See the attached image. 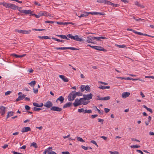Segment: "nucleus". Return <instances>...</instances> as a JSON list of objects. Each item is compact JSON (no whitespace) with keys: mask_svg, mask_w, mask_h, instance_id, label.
Returning <instances> with one entry per match:
<instances>
[{"mask_svg":"<svg viewBox=\"0 0 154 154\" xmlns=\"http://www.w3.org/2000/svg\"><path fill=\"white\" fill-rule=\"evenodd\" d=\"M56 36L59 37L60 38L63 39H66L67 40H69V39L67 37H68L71 38V39H73L79 42H84V40L82 38H79V36L78 35H75L73 36L72 34H69L67 35V36L66 35H57Z\"/></svg>","mask_w":154,"mask_h":154,"instance_id":"f257e3e1","label":"nucleus"},{"mask_svg":"<svg viewBox=\"0 0 154 154\" xmlns=\"http://www.w3.org/2000/svg\"><path fill=\"white\" fill-rule=\"evenodd\" d=\"M90 14L91 15H97L100 14L102 15H105V14L103 12H87L84 11L83 12V14H81L79 17H85L88 16L89 14Z\"/></svg>","mask_w":154,"mask_h":154,"instance_id":"f03ea898","label":"nucleus"},{"mask_svg":"<svg viewBox=\"0 0 154 154\" xmlns=\"http://www.w3.org/2000/svg\"><path fill=\"white\" fill-rule=\"evenodd\" d=\"M75 91H73L70 93L68 96V100L69 101H72L75 98Z\"/></svg>","mask_w":154,"mask_h":154,"instance_id":"7ed1b4c3","label":"nucleus"},{"mask_svg":"<svg viewBox=\"0 0 154 154\" xmlns=\"http://www.w3.org/2000/svg\"><path fill=\"white\" fill-rule=\"evenodd\" d=\"M73 104L74 106L76 107L81 104L86 105L87 104V103H82L80 102V101L78 99H76L75 100V101L73 103Z\"/></svg>","mask_w":154,"mask_h":154,"instance_id":"20e7f679","label":"nucleus"},{"mask_svg":"<svg viewBox=\"0 0 154 154\" xmlns=\"http://www.w3.org/2000/svg\"><path fill=\"white\" fill-rule=\"evenodd\" d=\"M55 49L57 50H66V49H70L72 50H79V49L72 47H56L54 48Z\"/></svg>","mask_w":154,"mask_h":154,"instance_id":"39448f33","label":"nucleus"},{"mask_svg":"<svg viewBox=\"0 0 154 154\" xmlns=\"http://www.w3.org/2000/svg\"><path fill=\"white\" fill-rule=\"evenodd\" d=\"M83 97L81 98V100H89L92 98L93 94L90 93L88 94H83Z\"/></svg>","mask_w":154,"mask_h":154,"instance_id":"423d86ee","label":"nucleus"},{"mask_svg":"<svg viewBox=\"0 0 154 154\" xmlns=\"http://www.w3.org/2000/svg\"><path fill=\"white\" fill-rule=\"evenodd\" d=\"M50 110L54 111L60 112L62 110V109L58 106H54L51 108Z\"/></svg>","mask_w":154,"mask_h":154,"instance_id":"0eeeda50","label":"nucleus"},{"mask_svg":"<svg viewBox=\"0 0 154 154\" xmlns=\"http://www.w3.org/2000/svg\"><path fill=\"white\" fill-rule=\"evenodd\" d=\"M22 93L20 92L18 93V95H19L18 98L16 100V101L18 102L20 100H23L24 98H25L26 95L24 94H23L22 95Z\"/></svg>","mask_w":154,"mask_h":154,"instance_id":"6e6552de","label":"nucleus"},{"mask_svg":"<svg viewBox=\"0 0 154 154\" xmlns=\"http://www.w3.org/2000/svg\"><path fill=\"white\" fill-rule=\"evenodd\" d=\"M53 105L52 103L49 100L47 101L46 103L44 104V106L47 108H51V107L53 106Z\"/></svg>","mask_w":154,"mask_h":154,"instance_id":"1a4fd4ad","label":"nucleus"},{"mask_svg":"<svg viewBox=\"0 0 154 154\" xmlns=\"http://www.w3.org/2000/svg\"><path fill=\"white\" fill-rule=\"evenodd\" d=\"M17 6L14 4L7 3L6 8H9L13 10H16Z\"/></svg>","mask_w":154,"mask_h":154,"instance_id":"9d476101","label":"nucleus"},{"mask_svg":"<svg viewBox=\"0 0 154 154\" xmlns=\"http://www.w3.org/2000/svg\"><path fill=\"white\" fill-rule=\"evenodd\" d=\"M21 13H24L26 14H30V16H32V11L30 10H21Z\"/></svg>","mask_w":154,"mask_h":154,"instance_id":"9b49d317","label":"nucleus"},{"mask_svg":"<svg viewBox=\"0 0 154 154\" xmlns=\"http://www.w3.org/2000/svg\"><path fill=\"white\" fill-rule=\"evenodd\" d=\"M95 48H94V49H95L96 50L102 51H106V49H104L103 47L99 46H95Z\"/></svg>","mask_w":154,"mask_h":154,"instance_id":"f8f14e48","label":"nucleus"},{"mask_svg":"<svg viewBox=\"0 0 154 154\" xmlns=\"http://www.w3.org/2000/svg\"><path fill=\"white\" fill-rule=\"evenodd\" d=\"M72 105V103L71 102H68L65 104L63 106V108L71 107Z\"/></svg>","mask_w":154,"mask_h":154,"instance_id":"ddd939ff","label":"nucleus"},{"mask_svg":"<svg viewBox=\"0 0 154 154\" xmlns=\"http://www.w3.org/2000/svg\"><path fill=\"white\" fill-rule=\"evenodd\" d=\"M93 37L90 36V37H87V38L88 39L86 40V42L88 43H94V42H93L92 41V40L94 39L93 38Z\"/></svg>","mask_w":154,"mask_h":154,"instance_id":"4468645a","label":"nucleus"},{"mask_svg":"<svg viewBox=\"0 0 154 154\" xmlns=\"http://www.w3.org/2000/svg\"><path fill=\"white\" fill-rule=\"evenodd\" d=\"M52 149V147H49L47 148L48 151V154H56V153L51 150Z\"/></svg>","mask_w":154,"mask_h":154,"instance_id":"2eb2a0df","label":"nucleus"},{"mask_svg":"<svg viewBox=\"0 0 154 154\" xmlns=\"http://www.w3.org/2000/svg\"><path fill=\"white\" fill-rule=\"evenodd\" d=\"M31 131V128L29 127H24L22 129L21 132L23 133Z\"/></svg>","mask_w":154,"mask_h":154,"instance_id":"dca6fc26","label":"nucleus"},{"mask_svg":"<svg viewBox=\"0 0 154 154\" xmlns=\"http://www.w3.org/2000/svg\"><path fill=\"white\" fill-rule=\"evenodd\" d=\"M59 77L65 82H67L69 81L68 79L63 75H60Z\"/></svg>","mask_w":154,"mask_h":154,"instance_id":"f3484780","label":"nucleus"},{"mask_svg":"<svg viewBox=\"0 0 154 154\" xmlns=\"http://www.w3.org/2000/svg\"><path fill=\"white\" fill-rule=\"evenodd\" d=\"M5 107L4 106H2L0 108V113L2 115H3L5 114Z\"/></svg>","mask_w":154,"mask_h":154,"instance_id":"a211bd4d","label":"nucleus"},{"mask_svg":"<svg viewBox=\"0 0 154 154\" xmlns=\"http://www.w3.org/2000/svg\"><path fill=\"white\" fill-rule=\"evenodd\" d=\"M97 2L100 3H104L108 5L109 1L106 0H97Z\"/></svg>","mask_w":154,"mask_h":154,"instance_id":"6ab92c4d","label":"nucleus"},{"mask_svg":"<svg viewBox=\"0 0 154 154\" xmlns=\"http://www.w3.org/2000/svg\"><path fill=\"white\" fill-rule=\"evenodd\" d=\"M130 93L128 92H124L122 95V97L123 98H125L128 97L130 95Z\"/></svg>","mask_w":154,"mask_h":154,"instance_id":"aec40b11","label":"nucleus"},{"mask_svg":"<svg viewBox=\"0 0 154 154\" xmlns=\"http://www.w3.org/2000/svg\"><path fill=\"white\" fill-rule=\"evenodd\" d=\"M64 100V98L62 96H60L57 99L56 102H57L58 100H59L60 102V103H62L63 102Z\"/></svg>","mask_w":154,"mask_h":154,"instance_id":"412c9836","label":"nucleus"},{"mask_svg":"<svg viewBox=\"0 0 154 154\" xmlns=\"http://www.w3.org/2000/svg\"><path fill=\"white\" fill-rule=\"evenodd\" d=\"M108 5L112 6L113 7H118L119 6V5L118 4H114L111 2L109 1V3Z\"/></svg>","mask_w":154,"mask_h":154,"instance_id":"4be33fe9","label":"nucleus"},{"mask_svg":"<svg viewBox=\"0 0 154 154\" xmlns=\"http://www.w3.org/2000/svg\"><path fill=\"white\" fill-rule=\"evenodd\" d=\"M110 88V86H103V85H100L99 87V88L102 89H109Z\"/></svg>","mask_w":154,"mask_h":154,"instance_id":"5701e85b","label":"nucleus"},{"mask_svg":"<svg viewBox=\"0 0 154 154\" xmlns=\"http://www.w3.org/2000/svg\"><path fill=\"white\" fill-rule=\"evenodd\" d=\"M38 38L40 39H50L51 38L49 37L48 36H38Z\"/></svg>","mask_w":154,"mask_h":154,"instance_id":"b1692460","label":"nucleus"},{"mask_svg":"<svg viewBox=\"0 0 154 154\" xmlns=\"http://www.w3.org/2000/svg\"><path fill=\"white\" fill-rule=\"evenodd\" d=\"M14 113V112L12 111L8 112L7 116V119L10 116H13Z\"/></svg>","mask_w":154,"mask_h":154,"instance_id":"393cba45","label":"nucleus"},{"mask_svg":"<svg viewBox=\"0 0 154 154\" xmlns=\"http://www.w3.org/2000/svg\"><path fill=\"white\" fill-rule=\"evenodd\" d=\"M36 84V82L35 81H32L28 83V84L31 87H34L35 85Z\"/></svg>","mask_w":154,"mask_h":154,"instance_id":"a878e982","label":"nucleus"},{"mask_svg":"<svg viewBox=\"0 0 154 154\" xmlns=\"http://www.w3.org/2000/svg\"><path fill=\"white\" fill-rule=\"evenodd\" d=\"M134 4L135 5L138 7H140L142 8H144V6H143V5L140 4L137 1H136L135 2Z\"/></svg>","mask_w":154,"mask_h":154,"instance_id":"bb28decb","label":"nucleus"},{"mask_svg":"<svg viewBox=\"0 0 154 154\" xmlns=\"http://www.w3.org/2000/svg\"><path fill=\"white\" fill-rule=\"evenodd\" d=\"M85 90L87 91L90 92L91 91L90 87L88 85H87L85 86Z\"/></svg>","mask_w":154,"mask_h":154,"instance_id":"cd10ccee","label":"nucleus"},{"mask_svg":"<svg viewBox=\"0 0 154 154\" xmlns=\"http://www.w3.org/2000/svg\"><path fill=\"white\" fill-rule=\"evenodd\" d=\"M30 146H33L35 148H37L38 147V146H37V145L36 144V143H34V142H33L32 143H31L30 144Z\"/></svg>","mask_w":154,"mask_h":154,"instance_id":"c85d7f7f","label":"nucleus"},{"mask_svg":"<svg viewBox=\"0 0 154 154\" xmlns=\"http://www.w3.org/2000/svg\"><path fill=\"white\" fill-rule=\"evenodd\" d=\"M81 91L83 92L85 90V86L84 85H81L80 86Z\"/></svg>","mask_w":154,"mask_h":154,"instance_id":"c756f323","label":"nucleus"},{"mask_svg":"<svg viewBox=\"0 0 154 154\" xmlns=\"http://www.w3.org/2000/svg\"><path fill=\"white\" fill-rule=\"evenodd\" d=\"M75 94L76 97L77 96H82V93L79 91L78 92H75Z\"/></svg>","mask_w":154,"mask_h":154,"instance_id":"7c9ffc66","label":"nucleus"},{"mask_svg":"<svg viewBox=\"0 0 154 154\" xmlns=\"http://www.w3.org/2000/svg\"><path fill=\"white\" fill-rule=\"evenodd\" d=\"M140 147V146L137 145H131L130 146V147L131 148H139Z\"/></svg>","mask_w":154,"mask_h":154,"instance_id":"2f4dec72","label":"nucleus"},{"mask_svg":"<svg viewBox=\"0 0 154 154\" xmlns=\"http://www.w3.org/2000/svg\"><path fill=\"white\" fill-rule=\"evenodd\" d=\"M77 140H78L79 141L81 142H85V141L82 138H81L79 137H77Z\"/></svg>","mask_w":154,"mask_h":154,"instance_id":"473e14b6","label":"nucleus"},{"mask_svg":"<svg viewBox=\"0 0 154 154\" xmlns=\"http://www.w3.org/2000/svg\"><path fill=\"white\" fill-rule=\"evenodd\" d=\"M32 109L34 111H38L42 109L40 108H38L35 107H34L32 108Z\"/></svg>","mask_w":154,"mask_h":154,"instance_id":"72a5a7b5","label":"nucleus"},{"mask_svg":"<svg viewBox=\"0 0 154 154\" xmlns=\"http://www.w3.org/2000/svg\"><path fill=\"white\" fill-rule=\"evenodd\" d=\"M92 112V111L91 110H87V109H85L84 111V113H91Z\"/></svg>","mask_w":154,"mask_h":154,"instance_id":"f704fd0d","label":"nucleus"},{"mask_svg":"<svg viewBox=\"0 0 154 154\" xmlns=\"http://www.w3.org/2000/svg\"><path fill=\"white\" fill-rule=\"evenodd\" d=\"M81 98H80V99L79 100L80 101V102L82 103H87V104H88L90 102V101H85V100H81Z\"/></svg>","mask_w":154,"mask_h":154,"instance_id":"c9c22d12","label":"nucleus"},{"mask_svg":"<svg viewBox=\"0 0 154 154\" xmlns=\"http://www.w3.org/2000/svg\"><path fill=\"white\" fill-rule=\"evenodd\" d=\"M15 31L16 32H17L19 33L23 34V30L16 29L15 30Z\"/></svg>","mask_w":154,"mask_h":154,"instance_id":"e433bc0d","label":"nucleus"},{"mask_svg":"<svg viewBox=\"0 0 154 154\" xmlns=\"http://www.w3.org/2000/svg\"><path fill=\"white\" fill-rule=\"evenodd\" d=\"M57 23L59 25H67L66 22H57Z\"/></svg>","mask_w":154,"mask_h":154,"instance_id":"4c0bfd02","label":"nucleus"},{"mask_svg":"<svg viewBox=\"0 0 154 154\" xmlns=\"http://www.w3.org/2000/svg\"><path fill=\"white\" fill-rule=\"evenodd\" d=\"M85 109L83 108H81L78 109V111L80 113L84 112Z\"/></svg>","mask_w":154,"mask_h":154,"instance_id":"58836bf2","label":"nucleus"},{"mask_svg":"<svg viewBox=\"0 0 154 154\" xmlns=\"http://www.w3.org/2000/svg\"><path fill=\"white\" fill-rule=\"evenodd\" d=\"M7 4V3L6 2H0V5H3V6L5 7V8H6Z\"/></svg>","mask_w":154,"mask_h":154,"instance_id":"ea45409f","label":"nucleus"},{"mask_svg":"<svg viewBox=\"0 0 154 154\" xmlns=\"http://www.w3.org/2000/svg\"><path fill=\"white\" fill-rule=\"evenodd\" d=\"M33 105L35 107H39V104L38 103L34 102L33 103Z\"/></svg>","mask_w":154,"mask_h":154,"instance_id":"a19ab883","label":"nucleus"},{"mask_svg":"<svg viewBox=\"0 0 154 154\" xmlns=\"http://www.w3.org/2000/svg\"><path fill=\"white\" fill-rule=\"evenodd\" d=\"M116 45L119 48H124L126 47V46L125 45Z\"/></svg>","mask_w":154,"mask_h":154,"instance_id":"79ce46f5","label":"nucleus"},{"mask_svg":"<svg viewBox=\"0 0 154 154\" xmlns=\"http://www.w3.org/2000/svg\"><path fill=\"white\" fill-rule=\"evenodd\" d=\"M31 31V30L26 31L23 30V34H29Z\"/></svg>","mask_w":154,"mask_h":154,"instance_id":"37998d69","label":"nucleus"},{"mask_svg":"<svg viewBox=\"0 0 154 154\" xmlns=\"http://www.w3.org/2000/svg\"><path fill=\"white\" fill-rule=\"evenodd\" d=\"M25 109L27 111L29 110L30 109V107L28 105H25Z\"/></svg>","mask_w":154,"mask_h":154,"instance_id":"c03bdc74","label":"nucleus"},{"mask_svg":"<svg viewBox=\"0 0 154 154\" xmlns=\"http://www.w3.org/2000/svg\"><path fill=\"white\" fill-rule=\"evenodd\" d=\"M109 152L111 154H119V152L117 151L112 152L110 151Z\"/></svg>","mask_w":154,"mask_h":154,"instance_id":"a18cd8bd","label":"nucleus"},{"mask_svg":"<svg viewBox=\"0 0 154 154\" xmlns=\"http://www.w3.org/2000/svg\"><path fill=\"white\" fill-rule=\"evenodd\" d=\"M93 38L96 39L97 41H100V37H93Z\"/></svg>","mask_w":154,"mask_h":154,"instance_id":"49530a36","label":"nucleus"},{"mask_svg":"<svg viewBox=\"0 0 154 154\" xmlns=\"http://www.w3.org/2000/svg\"><path fill=\"white\" fill-rule=\"evenodd\" d=\"M97 111L99 113L100 115H103V110L100 111V110L99 109H97Z\"/></svg>","mask_w":154,"mask_h":154,"instance_id":"de8ad7c7","label":"nucleus"},{"mask_svg":"<svg viewBox=\"0 0 154 154\" xmlns=\"http://www.w3.org/2000/svg\"><path fill=\"white\" fill-rule=\"evenodd\" d=\"M17 8H16V10L19 11L21 13V10H20L22 8V7H19L17 6Z\"/></svg>","mask_w":154,"mask_h":154,"instance_id":"09e8293b","label":"nucleus"},{"mask_svg":"<svg viewBox=\"0 0 154 154\" xmlns=\"http://www.w3.org/2000/svg\"><path fill=\"white\" fill-rule=\"evenodd\" d=\"M81 147L85 150H87L88 148V147H86L83 145L81 146Z\"/></svg>","mask_w":154,"mask_h":154,"instance_id":"8fccbe9b","label":"nucleus"},{"mask_svg":"<svg viewBox=\"0 0 154 154\" xmlns=\"http://www.w3.org/2000/svg\"><path fill=\"white\" fill-rule=\"evenodd\" d=\"M104 110L105 112L106 113H107L108 112H109L110 110L108 108H104Z\"/></svg>","mask_w":154,"mask_h":154,"instance_id":"3c124183","label":"nucleus"},{"mask_svg":"<svg viewBox=\"0 0 154 154\" xmlns=\"http://www.w3.org/2000/svg\"><path fill=\"white\" fill-rule=\"evenodd\" d=\"M11 92H12L11 91H8L5 92V95H8L10 94L11 93Z\"/></svg>","mask_w":154,"mask_h":154,"instance_id":"603ef678","label":"nucleus"},{"mask_svg":"<svg viewBox=\"0 0 154 154\" xmlns=\"http://www.w3.org/2000/svg\"><path fill=\"white\" fill-rule=\"evenodd\" d=\"M51 38L56 41H57V42H60V39H57V38H54V37H52Z\"/></svg>","mask_w":154,"mask_h":154,"instance_id":"864d4df0","label":"nucleus"},{"mask_svg":"<svg viewBox=\"0 0 154 154\" xmlns=\"http://www.w3.org/2000/svg\"><path fill=\"white\" fill-rule=\"evenodd\" d=\"M31 15H32V16H35V17L37 18H39L40 17V16H39V15L38 14V15H36L35 14H32Z\"/></svg>","mask_w":154,"mask_h":154,"instance_id":"5fc2aeb1","label":"nucleus"},{"mask_svg":"<svg viewBox=\"0 0 154 154\" xmlns=\"http://www.w3.org/2000/svg\"><path fill=\"white\" fill-rule=\"evenodd\" d=\"M17 55H17V54H11V56H12L13 57H15L17 58Z\"/></svg>","mask_w":154,"mask_h":154,"instance_id":"6e6d98bb","label":"nucleus"},{"mask_svg":"<svg viewBox=\"0 0 154 154\" xmlns=\"http://www.w3.org/2000/svg\"><path fill=\"white\" fill-rule=\"evenodd\" d=\"M38 89H35L34 88H33V92L34 93H35V94H37L38 93Z\"/></svg>","mask_w":154,"mask_h":154,"instance_id":"4d7b16f0","label":"nucleus"},{"mask_svg":"<svg viewBox=\"0 0 154 154\" xmlns=\"http://www.w3.org/2000/svg\"><path fill=\"white\" fill-rule=\"evenodd\" d=\"M143 35L146 36L151 37L152 38H154V36H152V35H148V34H144V33H143Z\"/></svg>","mask_w":154,"mask_h":154,"instance_id":"13d9d810","label":"nucleus"},{"mask_svg":"<svg viewBox=\"0 0 154 154\" xmlns=\"http://www.w3.org/2000/svg\"><path fill=\"white\" fill-rule=\"evenodd\" d=\"M38 14L40 17L41 16H43V15H44L43 12L40 11L39 12Z\"/></svg>","mask_w":154,"mask_h":154,"instance_id":"bf43d9fd","label":"nucleus"},{"mask_svg":"<svg viewBox=\"0 0 154 154\" xmlns=\"http://www.w3.org/2000/svg\"><path fill=\"white\" fill-rule=\"evenodd\" d=\"M104 121V120L103 119H98V122H101L102 124H103V122Z\"/></svg>","mask_w":154,"mask_h":154,"instance_id":"052dcab7","label":"nucleus"},{"mask_svg":"<svg viewBox=\"0 0 154 154\" xmlns=\"http://www.w3.org/2000/svg\"><path fill=\"white\" fill-rule=\"evenodd\" d=\"M145 77L146 78H152V79H154V76H146Z\"/></svg>","mask_w":154,"mask_h":154,"instance_id":"680f3d73","label":"nucleus"},{"mask_svg":"<svg viewBox=\"0 0 154 154\" xmlns=\"http://www.w3.org/2000/svg\"><path fill=\"white\" fill-rule=\"evenodd\" d=\"M45 23H54V21H46L45 22Z\"/></svg>","mask_w":154,"mask_h":154,"instance_id":"e2e57ef3","label":"nucleus"},{"mask_svg":"<svg viewBox=\"0 0 154 154\" xmlns=\"http://www.w3.org/2000/svg\"><path fill=\"white\" fill-rule=\"evenodd\" d=\"M63 154H70L69 152L68 151H63L62 152Z\"/></svg>","mask_w":154,"mask_h":154,"instance_id":"0e129e2a","label":"nucleus"},{"mask_svg":"<svg viewBox=\"0 0 154 154\" xmlns=\"http://www.w3.org/2000/svg\"><path fill=\"white\" fill-rule=\"evenodd\" d=\"M34 3L35 5H38V6H40L41 5L40 4L38 3L37 2H36V1H34Z\"/></svg>","mask_w":154,"mask_h":154,"instance_id":"69168bd1","label":"nucleus"},{"mask_svg":"<svg viewBox=\"0 0 154 154\" xmlns=\"http://www.w3.org/2000/svg\"><path fill=\"white\" fill-rule=\"evenodd\" d=\"M110 96H107L105 97V100H107L110 99Z\"/></svg>","mask_w":154,"mask_h":154,"instance_id":"338daca9","label":"nucleus"},{"mask_svg":"<svg viewBox=\"0 0 154 154\" xmlns=\"http://www.w3.org/2000/svg\"><path fill=\"white\" fill-rule=\"evenodd\" d=\"M136 150L137 152H139V153H140L141 154H144L143 152L140 150L137 149Z\"/></svg>","mask_w":154,"mask_h":154,"instance_id":"774afa93","label":"nucleus"}]
</instances>
